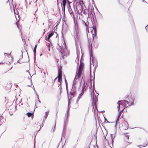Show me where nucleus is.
<instances>
[{
	"instance_id": "nucleus-1",
	"label": "nucleus",
	"mask_w": 148,
	"mask_h": 148,
	"mask_svg": "<svg viewBox=\"0 0 148 148\" xmlns=\"http://www.w3.org/2000/svg\"><path fill=\"white\" fill-rule=\"evenodd\" d=\"M94 73V77H93V88L92 89H91L92 88V80L91 79L90 82H91V85L89 86V88H90V95H91V97L92 99V103L93 104H94L95 106L96 105V103L97 101V96L99 95V94L98 93V95L96 96L95 94H94V89H95V73L93 72Z\"/></svg>"
},
{
	"instance_id": "nucleus-2",
	"label": "nucleus",
	"mask_w": 148,
	"mask_h": 148,
	"mask_svg": "<svg viewBox=\"0 0 148 148\" xmlns=\"http://www.w3.org/2000/svg\"><path fill=\"white\" fill-rule=\"evenodd\" d=\"M129 102L128 101L125 100L119 101L117 103L118 104L117 106L118 110L119 111L120 110V105H121L123 107L122 108L121 111H123L126 107H127L129 106Z\"/></svg>"
},
{
	"instance_id": "nucleus-3",
	"label": "nucleus",
	"mask_w": 148,
	"mask_h": 148,
	"mask_svg": "<svg viewBox=\"0 0 148 148\" xmlns=\"http://www.w3.org/2000/svg\"><path fill=\"white\" fill-rule=\"evenodd\" d=\"M57 45L58 46L57 48L61 53L62 56H66L68 53V51L66 47H65L64 48L60 46L58 43L57 44Z\"/></svg>"
},
{
	"instance_id": "nucleus-4",
	"label": "nucleus",
	"mask_w": 148,
	"mask_h": 148,
	"mask_svg": "<svg viewBox=\"0 0 148 148\" xmlns=\"http://www.w3.org/2000/svg\"><path fill=\"white\" fill-rule=\"evenodd\" d=\"M93 20H94V24H93V30L91 32L92 33V36L93 38V40H94V38L97 35V29L96 28V25L97 24V20L96 19H95L94 18H93Z\"/></svg>"
},
{
	"instance_id": "nucleus-5",
	"label": "nucleus",
	"mask_w": 148,
	"mask_h": 148,
	"mask_svg": "<svg viewBox=\"0 0 148 148\" xmlns=\"http://www.w3.org/2000/svg\"><path fill=\"white\" fill-rule=\"evenodd\" d=\"M89 49L90 51V61L92 60V62H93L94 61V58L92 55V43L90 45H90Z\"/></svg>"
},
{
	"instance_id": "nucleus-6",
	"label": "nucleus",
	"mask_w": 148,
	"mask_h": 148,
	"mask_svg": "<svg viewBox=\"0 0 148 148\" xmlns=\"http://www.w3.org/2000/svg\"><path fill=\"white\" fill-rule=\"evenodd\" d=\"M82 70L83 67L81 66V64L80 63L79 65L78 73L77 74V76L78 78H79L81 77L82 73Z\"/></svg>"
},
{
	"instance_id": "nucleus-7",
	"label": "nucleus",
	"mask_w": 148,
	"mask_h": 148,
	"mask_svg": "<svg viewBox=\"0 0 148 148\" xmlns=\"http://www.w3.org/2000/svg\"><path fill=\"white\" fill-rule=\"evenodd\" d=\"M76 91V88L75 87H74L73 88L70 92L69 93V94L71 95V96H73V97H74L75 95V92Z\"/></svg>"
},
{
	"instance_id": "nucleus-8",
	"label": "nucleus",
	"mask_w": 148,
	"mask_h": 148,
	"mask_svg": "<svg viewBox=\"0 0 148 148\" xmlns=\"http://www.w3.org/2000/svg\"><path fill=\"white\" fill-rule=\"evenodd\" d=\"M69 114V111L68 110H67L66 113H65V117L64 119V123H67L68 118Z\"/></svg>"
},
{
	"instance_id": "nucleus-9",
	"label": "nucleus",
	"mask_w": 148,
	"mask_h": 148,
	"mask_svg": "<svg viewBox=\"0 0 148 148\" xmlns=\"http://www.w3.org/2000/svg\"><path fill=\"white\" fill-rule=\"evenodd\" d=\"M54 32H55V31L54 32H52L50 33L48 35V37H46L45 38V40L47 41H49L50 42V38L53 35Z\"/></svg>"
},
{
	"instance_id": "nucleus-10",
	"label": "nucleus",
	"mask_w": 148,
	"mask_h": 148,
	"mask_svg": "<svg viewBox=\"0 0 148 148\" xmlns=\"http://www.w3.org/2000/svg\"><path fill=\"white\" fill-rule=\"evenodd\" d=\"M83 94H84V93H83V92H81L80 94H79V96H78V97L77 99V100L76 103L75 104L77 106L75 108H76L78 107V102L79 100V99H80V98L83 95Z\"/></svg>"
},
{
	"instance_id": "nucleus-11",
	"label": "nucleus",
	"mask_w": 148,
	"mask_h": 148,
	"mask_svg": "<svg viewBox=\"0 0 148 148\" xmlns=\"http://www.w3.org/2000/svg\"><path fill=\"white\" fill-rule=\"evenodd\" d=\"M84 8H83V5H81V6L80 7L79 10H77V12H78L79 14L80 15H82V12L84 10Z\"/></svg>"
},
{
	"instance_id": "nucleus-12",
	"label": "nucleus",
	"mask_w": 148,
	"mask_h": 148,
	"mask_svg": "<svg viewBox=\"0 0 148 148\" xmlns=\"http://www.w3.org/2000/svg\"><path fill=\"white\" fill-rule=\"evenodd\" d=\"M134 100L135 99L134 98H132L131 97V99L129 100L130 102L129 103V106L133 105L134 104Z\"/></svg>"
},
{
	"instance_id": "nucleus-13",
	"label": "nucleus",
	"mask_w": 148,
	"mask_h": 148,
	"mask_svg": "<svg viewBox=\"0 0 148 148\" xmlns=\"http://www.w3.org/2000/svg\"><path fill=\"white\" fill-rule=\"evenodd\" d=\"M69 6L70 8H71L70 5H69ZM69 12L71 15V16L72 17H73V18H74V13L73 12L72 10V9L71 8H69L68 9Z\"/></svg>"
},
{
	"instance_id": "nucleus-14",
	"label": "nucleus",
	"mask_w": 148,
	"mask_h": 148,
	"mask_svg": "<svg viewBox=\"0 0 148 148\" xmlns=\"http://www.w3.org/2000/svg\"><path fill=\"white\" fill-rule=\"evenodd\" d=\"M37 47V45H36L34 46V49L33 50L34 53V60H35L36 58V48Z\"/></svg>"
},
{
	"instance_id": "nucleus-15",
	"label": "nucleus",
	"mask_w": 148,
	"mask_h": 148,
	"mask_svg": "<svg viewBox=\"0 0 148 148\" xmlns=\"http://www.w3.org/2000/svg\"><path fill=\"white\" fill-rule=\"evenodd\" d=\"M49 112H45V116H44V117L45 118V119H43V121H42V124H43V123H44V122H45V120H46V119H47L48 115V114Z\"/></svg>"
},
{
	"instance_id": "nucleus-16",
	"label": "nucleus",
	"mask_w": 148,
	"mask_h": 148,
	"mask_svg": "<svg viewBox=\"0 0 148 148\" xmlns=\"http://www.w3.org/2000/svg\"><path fill=\"white\" fill-rule=\"evenodd\" d=\"M58 77L62 78V73L61 70L59 69L58 71Z\"/></svg>"
},
{
	"instance_id": "nucleus-17",
	"label": "nucleus",
	"mask_w": 148,
	"mask_h": 148,
	"mask_svg": "<svg viewBox=\"0 0 148 148\" xmlns=\"http://www.w3.org/2000/svg\"><path fill=\"white\" fill-rule=\"evenodd\" d=\"M67 123H64V125H63V131L62 133V136H63V135L64 134V130L65 128V127L66 125V124Z\"/></svg>"
},
{
	"instance_id": "nucleus-18",
	"label": "nucleus",
	"mask_w": 148,
	"mask_h": 148,
	"mask_svg": "<svg viewBox=\"0 0 148 148\" xmlns=\"http://www.w3.org/2000/svg\"><path fill=\"white\" fill-rule=\"evenodd\" d=\"M83 13L85 15H88V11L87 9H84L83 10Z\"/></svg>"
},
{
	"instance_id": "nucleus-19",
	"label": "nucleus",
	"mask_w": 148,
	"mask_h": 148,
	"mask_svg": "<svg viewBox=\"0 0 148 148\" xmlns=\"http://www.w3.org/2000/svg\"><path fill=\"white\" fill-rule=\"evenodd\" d=\"M118 111L119 112V114H118V118H117V119L116 120V122H117L118 121L119 119L120 116L121 115V112L122 111H121L120 112V111H119V110H118Z\"/></svg>"
},
{
	"instance_id": "nucleus-20",
	"label": "nucleus",
	"mask_w": 148,
	"mask_h": 148,
	"mask_svg": "<svg viewBox=\"0 0 148 148\" xmlns=\"http://www.w3.org/2000/svg\"><path fill=\"white\" fill-rule=\"evenodd\" d=\"M84 23H85V25L86 27V28L88 29V22L87 21L85 23V22L84 21H83Z\"/></svg>"
},
{
	"instance_id": "nucleus-21",
	"label": "nucleus",
	"mask_w": 148,
	"mask_h": 148,
	"mask_svg": "<svg viewBox=\"0 0 148 148\" xmlns=\"http://www.w3.org/2000/svg\"><path fill=\"white\" fill-rule=\"evenodd\" d=\"M59 89L60 90V93L62 92V88L61 86V83H60V84L59 85Z\"/></svg>"
},
{
	"instance_id": "nucleus-22",
	"label": "nucleus",
	"mask_w": 148,
	"mask_h": 148,
	"mask_svg": "<svg viewBox=\"0 0 148 148\" xmlns=\"http://www.w3.org/2000/svg\"><path fill=\"white\" fill-rule=\"evenodd\" d=\"M48 13V9L47 8H45L44 11V13L45 15L47 14Z\"/></svg>"
},
{
	"instance_id": "nucleus-23",
	"label": "nucleus",
	"mask_w": 148,
	"mask_h": 148,
	"mask_svg": "<svg viewBox=\"0 0 148 148\" xmlns=\"http://www.w3.org/2000/svg\"><path fill=\"white\" fill-rule=\"evenodd\" d=\"M63 6H66V0H63L62 1Z\"/></svg>"
},
{
	"instance_id": "nucleus-24",
	"label": "nucleus",
	"mask_w": 148,
	"mask_h": 148,
	"mask_svg": "<svg viewBox=\"0 0 148 148\" xmlns=\"http://www.w3.org/2000/svg\"><path fill=\"white\" fill-rule=\"evenodd\" d=\"M65 83L66 85V90H67V94H68V91L67 90V82L66 79H65Z\"/></svg>"
},
{
	"instance_id": "nucleus-25",
	"label": "nucleus",
	"mask_w": 148,
	"mask_h": 148,
	"mask_svg": "<svg viewBox=\"0 0 148 148\" xmlns=\"http://www.w3.org/2000/svg\"><path fill=\"white\" fill-rule=\"evenodd\" d=\"M62 78L58 77V82H60V83H61V84H62V83H61Z\"/></svg>"
},
{
	"instance_id": "nucleus-26",
	"label": "nucleus",
	"mask_w": 148,
	"mask_h": 148,
	"mask_svg": "<svg viewBox=\"0 0 148 148\" xmlns=\"http://www.w3.org/2000/svg\"><path fill=\"white\" fill-rule=\"evenodd\" d=\"M79 4L80 5V6H81V5H83V7L85 6V5L84 3V2L83 1H82L81 2H79Z\"/></svg>"
},
{
	"instance_id": "nucleus-27",
	"label": "nucleus",
	"mask_w": 148,
	"mask_h": 148,
	"mask_svg": "<svg viewBox=\"0 0 148 148\" xmlns=\"http://www.w3.org/2000/svg\"><path fill=\"white\" fill-rule=\"evenodd\" d=\"M56 121H55V126H54V128L53 130V133L55 131V127H56V119L57 118V114H56Z\"/></svg>"
},
{
	"instance_id": "nucleus-28",
	"label": "nucleus",
	"mask_w": 148,
	"mask_h": 148,
	"mask_svg": "<svg viewBox=\"0 0 148 148\" xmlns=\"http://www.w3.org/2000/svg\"><path fill=\"white\" fill-rule=\"evenodd\" d=\"M32 113L31 112H29L27 113V115L28 117H30L32 116Z\"/></svg>"
},
{
	"instance_id": "nucleus-29",
	"label": "nucleus",
	"mask_w": 148,
	"mask_h": 148,
	"mask_svg": "<svg viewBox=\"0 0 148 148\" xmlns=\"http://www.w3.org/2000/svg\"><path fill=\"white\" fill-rule=\"evenodd\" d=\"M14 14H15V16L16 17V14H17V15H18V12H16L15 11V10L14 9Z\"/></svg>"
},
{
	"instance_id": "nucleus-30",
	"label": "nucleus",
	"mask_w": 148,
	"mask_h": 148,
	"mask_svg": "<svg viewBox=\"0 0 148 148\" xmlns=\"http://www.w3.org/2000/svg\"><path fill=\"white\" fill-rule=\"evenodd\" d=\"M70 100V99H69V101H68V108H67V110H69V103Z\"/></svg>"
},
{
	"instance_id": "nucleus-31",
	"label": "nucleus",
	"mask_w": 148,
	"mask_h": 148,
	"mask_svg": "<svg viewBox=\"0 0 148 148\" xmlns=\"http://www.w3.org/2000/svg\"><path fill=\"white\" fill-rule=\"evenodd\" d=\"M125 137L127 139V140L129 139V135H126L125 136Z\"/></svg>"
},
{
	"instance_id": "nucleus-32",
	"label": "nucleus",
	"mask_w": 148,
	"mask_h": 148,
	"mask_svg": "<svg viewBox=\"0 0 148 148\" xmlns=\"http://www.w3.org/2000/svg\"><path fill=\"white\" fill-rule=\"evenodd\" d=\"M85 82H84V84L82 86V89H84L85 88V87L86 86V85H85Z\"/></svg>"
},
{
	"instance_id": "nucleus-33",
	"label": "nucleus",
	"mask_w": 148,
	"mask_h": 148,
	"mask_svg": "<svg viewBox=\"0 0 148 148\" xmlns=\"http://www.w3.org/2000/svg\"><path fill=\"white\" fill-rule=\"evenodd\" d=\"M105 121H106V123H112V122H109L107 120V119H106V118H105Z\"/></svg>"
},
{
	"instance_id": "nucleus-34",
	"label": "nucleus",
	"mask_w": 148,
	"mask_h": 148,
	"mask_svg": "<svg viewBox=\"0 0 148 148\" xmlns=\"http://www.w3.org/2000/svg\"><path fill=\"white\" fill-rule=\"evenodd\" d=\"M65 6H63L62 10L64 11V12H65Z\"/></svg>"
},
{
	"instance_id": "nucleus-35",
	"label": "nucleus",
	"mask_w": 148,
	"mask_h": 148,
	"mask_svg": "<svg viewBox=\"0 0 148 148\" xmlns=\"http://www.w3.org/2000/svg\"><path fill=\"white\" fill-rule=\"evenodd\" d=\"M123 107L122 106H121V105H120V110L119 111H121L122 108Z\"/></svg>"
},
{
	"instance_id": "nucleus-36",
	"label": "nucleus",
	"mask_w": 148,
	"mask_h": 148,
	"mask_svg": "<svg viewBox=\"0 0 148 148\" xmlns=\"http://www.w3.org/2000/svg\"><path fill=\"white\" fill-rule=\"evenodd\" d=\"M126 122L127 123V126L126 128H125V130H126L128 129V124L127 121H126Z\"/></svg>"
},
{
	"instance_id": "nucleus-37",
	"label": "nucleus",
	"mask_w": 148,
	"mask_h": 148,
	"mask_svg": "<svg viewBox=\"0 0 148 148\" xmlns=\"http://www.w3.org/2000/svg\"><path fill=\"white\" fill-rule=\"evenodd\" d=\"M76 49H77V58H78V60H79V59H78V52H77V49L76 48Z\"/></svg>"
},
{
	"instance_id": "nucleus-38",
	"label": "nucleus",
	"mask_w": 148,
	"mask_h": 148,
	"mask_svg": "<svg viewBox=\"0 0 148 148\" xmlns=\"http://www.w3.org/2000/svg\"><path fill=\"white\" fill-rule=\"evenodd\" d=\"M147 144H147L146 145H145V146H142V145H137V146L138 147H140V146H143V147H145L146 145H147Z\"/></svg>"
},
{
	"instance_id": "nucleus-39",
	"label": "nucleus",
	"mask_w": 148,
	"mask_h": 148,
	"mask_svg": "<svg viewBox=\"0 0 148 148\" xmlns=\"http://www.w3.org/2000/svg\"><path fill=\"white\" fill-rule=\"evenodd\" d=\"M84 89H82V92H83V93H84Z\"/></svg>"
},
{
	"instance_id": "nucleus-40",
	"label": "nucleus",
	"mask_w": 148,
	"mask_h": 148,
	"mask_svg": "<svg viewBox=\"0 0 148 148\" xmlns=\"http://www.w3.org/2000/svg\"><path fill=\"white\" fill-rule=\"evenodd\" d=\"M3 119V117L2 116H0V120H1Z\"/></svg>"
},
{
	"instance_id": "nucleus-41",
	"label": "nucleus",
	"mask_w": 148,
	"mask_h": 148,
	"mask_svg": "<svg viewBox=\"0 0 148 148\" xmlns=\"http://www.w3.org/2000/svg\"><path fill=\"white\" fill-rule=\"evenodd\" d=\"M111 138H112V143H113V137L112 136V134L111 135Z\"/></svg>"
},
{
	"instance_id": "nucleus-42",
	"label": "nucleus",
	"mask_w": 148,
	"mask_h": 148,
	"mask_svg": "<svg viewBox=\"0 0 148 148\" xmlns=\"http://www.w3.org/2000/svg\"><path fill=\"white\" fill-rule=\"evenodd\" d=\"M34 140H35V141H34V148H35V138L34 139Z\"/></svg>"
},
{
	"instance_id": "nucleus-43",
	"label": "nucleus",
	"mask_w": 148,
	"mask_h": 148,
	"mask_svg": "<svg viewBox=\"0 0 148 148\" xmlns=\"http://www.w3.org/2000/svg\"><path fill=\"white\" fill-rule=\"evenodd\" d=\"M56 26H57V25H56V26H55V27H54V29H54V30H55V29H56H56H57V27H56Z\"/></svg>"
},
{
	"instance_id": "nucleus-44",
	"label": "nucleus",
	"mask_w": 148,
	"mask_h": 148,
	"mask_svg": "<svg viewBox=\"0 0 148 148\" xmlns=\"http://www.w3.org/2000/svg\"><path fill=\"white\" fill-rule=\"evenodd\" d=\"M142 1L143 2H145V3H147L144 0H142Z\"/></svg>"
},
{
	"instance_id": "nucleus-45",
	"label": "nucleus",
	"mask_w": 148,
	"mask_h": 148,
	"mask_svg": "<svg viewBox=\"0 0 148 148\" xmlns=\"http://www.w3.org/2000/svg\"><path fill=\"white\" fill-rule=\"evenodd\" d=\"M44 32H43V34H44V33H45V32H46V30H45V29H44Z\"/></svg>"
},
{
	"instance_id": "nucleus-46",
	"label": "nucleus",
	"mask_w": 148,
	"mask_h": 148,
	"mask_svg": "<svg viewBox=\"0 0 148 148\" xmlns=\"http://www.w3.org/2000/svg\"><path fill=\"white\" fill-rule=\"evenodd\" d=\"M17 106H15V110H17Z\"/></svg>"
},
{
	"instance_id": "nucleus-47",
	"label": "nucleus",
	"mask_w": 148,
	"mask_h": 148,
	"mask_svg": "<svg viewBox=\"0 0 148 148\" xmlns=\"http://www.w3.org/2000/svg\"><path fill=\"white\" fill-rule=\"evenodd\" d=\"M9 113H10V115L11 116H12L13 115V114H11V113H10V112H9Z\"/></svg>"
},
{
	"instance_id": "nucleus-48",
	"label": "nucleus",
	"mask_w": 148,
	"mask_h": 148,
	"mask_svg": "<svg viewBox=\"0 0 148 148\" xmlns=\"http://www.w3.org/2000/svg\"><path fill=\"white\" fill-rule=\"evenodd\" d=\"M31 77H32V76H30V78H29V77L28 78L29 79H31Z\"/></svg>"
},
{
	"instance_id": "nucleus-49",
	"label": "nucleus",
	"mask_w": 148,
	"mask_h": 148,
	"mask_svg": "<svg viewBox=\"0 0 148 148\" xmlns=\"http://www.w3.org/2000/svg\"><path fill=\"white\" fill-rule=\"evenodd\" d=\"M57 77H56L54 79V81H55V80H56V79H57Z\"/></svg>"
},
{
	"instance_id": "nucleus-50",
	"label": "nucleus",
	"mask_w": 148,
	"mask_h": 148,
	"mask_svg": "<svg viewBox=\"0 0 148 148\" xmlns=\"http://www.w3.org/2000/svg\"><path fill=\"white\" fill-rule=\"evenodd\" d=\"M36 95L38 97V99H39V98H38V95L36 94Z\"/></svg>"
},
{
	"instance_id": "nucleus-51",
	"label": "nucleus",
	"mask_w": 148,
	"mask_h": 148,
	"mask_svg": "<svg viewBox=\"0 0 148 148\" xmlns=\"http://www.w3.org/2000/svg\"><path fill=\"white\" fill-rule=\"evenodd\" d=\"M48 26H49L48 29H49V27H50V25L49 24L48 25Z\"/></svg>"
},
{
	"instance_id": "nucleus-52",
	"label": "nucleus",
	"mask_w": 148,
	"mask_h": 148,
	"mask_svg": "<svg viewBox=\"0 0 148 148\" xmlns=\"http://www.w3.org/2000/svg\"><path fill=\"white\" fill-rule=\"evenodd\" d=\"M148 26V25L145 27L146 29H147V28Z\"/></svg>"
},
{
	"instance_id": "nucleus-53",
	"label": "nucleus",
	"mask_w": 148,
	"mask_h": 148,
	"mask_svg": "<svg viewBox=\"0 0 148 148\" xmlns=\"http://www.w3.org/2000/svg\"><path fill=\"white\" fill-rule=\"evenodd\" d=\"M5 54H7V53H4L5 56Z\"/></svg>"
},
{
	"instance_id": "nucleus-54",
	"label": "nucleus",
	"mask_w": 148,
	"mask_h": 148,
	"mask_svg": "<svg viewBox=\"0 0 148 148\" xmlns=\"http://www.w3.org/2000/svg\"><path fill=\"white\" fill-rule=\"evenodd\" d=\"M50 48H49V49H48V50L50 51Z\"/></svg>"
},
{
	"instance_id": "nucleus-55",
	"label": "nucleus",
	"mask_w": 148,
	"mask_h": 148,
	"mask_svg": "<svg viewBox=\"0 0 148 148\" xmlns=\"http://www.w3.org/2000/svg\"><path fill=\"white\" fill-rule=\"evenodd\" d=\"M22 99H21V100L20 101V103H21V101H22Z\"/></svg>"
},
{
	"instance_id": "nucleus-56",
	"label": "nucleus",
	"mask_w": 148,
	"mask_h": 148,
	"mask_svg": "<svg viewBox=\"0 0 148 148\" xmlns=\"http://www.w3.org/2000/svg\"><path fill=\"white\" fill-rule=\"evenodd\" d=\"M17 62L18 63H20V62H19V60H18V61H17Z\"/></svg>"
},
{
	"instance_id": "nucleus-57",
	"label": "nucleus",
	"mask_w": 148,
	"mask_h": 148,
	"mask_svg": "<svg viewBox=\"0 0 148 148\" xmlns=\"http://www.w3.org/2000/svg\"><path fill=\"white\" fill-rule=\"evenodd\" d=\"M7 56H8V57H9V56L8 55V54H6Z\"/></svg>"
},
{
	"instance_id": "nucleus-58",
	"label": "nucleus",
	"mask_w": 148,
	"mask_h": 148,
	"mask_svg": "<svg viewBox=\"0 0 148 148\" xmlns=\"http://www.w3.org/2000/svg\"><path fill=\"white\" fill-rule=\"evenodd\" d=\"M38 101L40 102V100H38Z\"/></svg>"
},
{
	"instance_id": "nucleus-59",
	"label": "nucleus",
	"mask_w": 148,
	"mask_h": 148,
	"mask_svg": "<svg viewBox=\"0 0 148 148\" xmlns=\"http://www.w3.org/2000/svg\"><path fill=\"white\" fill-rule=\"evenodd\" d=\"M21 52H22V55H23V50H21Z\"/></svg>"
},
{
	"instance_id": "nucleus-60",
	"label": "nucleus",
	"mask_w": 148,
	"mask_h": 148,
	"mask_svg": "<svg viewBox=\"0 0 148 148\" xmlns=\"http://www.w3.org/2000/svg\"><path fill=\"white\" fill-rule=\"evenodd\" d=\"M16 25H17V27H18V25L17 24Z\"/></svg>"
},
{
	"instance_id": "nucleus-61",
	"label": "nucleus",
	"mask_w": 148,
	"mask_h": 148,
	"mask_svg": "<svg viewBox=\"0 0 148 148\" xmlns=\"http://www.w3.org/2000/svg\"><path fill=\"white\" fill-rule=\"evenodd\" d=\"M94 109V110H94V106H93V109Z\"/></svg>"
},
{
	"instance_id": "nucleus-62",
	"label": "nucleus",
	"mask_w": 148,
	"mask_h": 148,
	"mask_svg": "<svg viewBox=\"0 0 148 148\" xmlns=\"http://www.w3.org/2000/svg\"><path fill=\"white\" fill-rule=\"evenodd\" d=\"M42 55V54H41L40 55V56H41V55Z\"/></svg>"
},
{
	"instance_id": "nucleus-63",
	"label": "nucleus",
	"mask_w": 148,
	"mask_h": 148,
	"mask_svg": "<svg viewBox=\"0 0 148 148\" xmlns=\"http://www.w3.org/2000/svg\"><path fill=\"white\" fill-rule=\"evenodd\" d=\"M17 98H16V101L17 100Z\"/></svg>"
},
{
	"instance_id": "nucleus-64",
	"label": "nucleus",
	"mask_w": 148,
	"mask_h": 148,
	"mask_svg": "<svg viewBox=\"0 0 148 148\" xmlns=\"http://www.w3.org/2000/svg\"><path fill=\"white\" fill-rule=\"evenodd\" d=\"M19 106H21V105H20V104H19Z\"/></svg>"
}]
</instances>
